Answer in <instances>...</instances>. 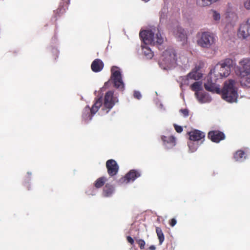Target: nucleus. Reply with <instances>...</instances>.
<instances>
[{"mask_svg":"<svg viewBox=\"0 0 250 250\" xmlns=\"http://www.w3.org/2000/svg\"><path fill=\"white\" fill-rule=\"evenodd\" d=\"M195 96L198 101L201 104L209 103L211 101L210 95L203 91L196 93Z\"/></svg>","mask_w":250,"mask_h":250,"instance_id":"dca6fc26","label":"nucleus"},{"mask_svg":"<svg viewBox=\"0 0 250 250\" xmlns=\"http://www.w3.org/2000/svg\"><path fill=\"white\" fill-rule=\"evenodd\" d=\"M237 75L240 78V82L243 87H250V74Z\"/></svg>","mask_w":250,"mask_h":250,"instance_id":"a211bd4d","label":"nucleus"},{"mask_svg":"<svg viewBox=\"0 0 250 250\" xmlns=\"http://www.w3.org/2000/svg\"><path fill=\"white\" fill-rule=\"evenodd\" d=\"M118 102V98L114 96V92L108 91L105 93L103 99L99 98L96 101L91 107L92 113H96L101 108V114L105 115L108 113Z\"/></svg>","mask_w":250,"mask_h":250,"instance_id":"20e7f679","label":"nucleus"},{"mask_svg":"<svg viewBox=\"0 0 250 250\" xmlns=\"http://www.w3.org/2000/svg\"><path fill=\"white\" fill-rule=\"evenodd\" d=\"M208 138L215 143H219L221 140L225 139L224 134L219 131H211L208 133Z\"/></svg>","mask_w":250,"mask_h":250,"instance_id":"2eb2a0df","label":"nucleus"},{"mask_svg":"<svg viewBox=\"0 0 250 250\" xmlns=\"http://www.w3.org/2000/svg\"><path fill=\"white\" fill-rule=\"evenodd\" d=\"M245 7L248 9H250V0H246L244 2Z\"/></svg>","mask_w":250,"mask_h":250,"instance_id":"f704fd0d","label":"nucleus"},{"mask_svg":"<svg viewBox=\"0 0 250 250\" xmlns=\"http://www.w3.org/2000/svg\"><path fill=\"white\" fill-rule=\"evenodd\" d=\"M168 8L166 5H164L161 9L160 14V22L165 23L167 21L168 18Z\"/></svg>","mask_w":250,"mask_h":250,"instance_id":"5701e85b","label":"nucleus"},{"mask_svg":"<svg viewBox=\"0 0 250 250\" xmlns=\"http://www.w3.org/2000/svg\"><path fill=\"white\" fill-rule=\"evenodd\" d=\"M180 112L184 117H188V111L187 109H183L180 110Z\"/></svg>","mask_w":250,"mask_h":250,"instance_id":"473e14b6","label":"nucleus"},{"mask_svg":"<svg viewBox=\"0 0 250 250\" xmlns=\"http://www.w3.org/2000/svg\"><path fill=\"white\" fill-rule=\"evenodd\" d=\"M197 4L201 7H205L211 4L209 0H196Z\"/></svg>","mask_w":250,"mask_h":250,"instance_id":"c85d7f7f","label":"nucleus"},{"mask_svg":"<svg viewBox=\"0 0 250 250\" xmlns=\"http://www.w3.org/2000/svg\"><path fill=\"white\" fill-rule=\"evenodd\" d=\"M236 75L250 74V58L241 59L235 68Z\"/></svg>","mask_w":250,"mask_h":250,"instance_id":"1a4fd4ad","label":"nucleus"},{"mask_svg":"<svg viewBox=\"0 0 250 250\" xmlns=\"http://www.w3.org/2000/svg\"><path fill=\"white\" fill-rule=\"evenodd\" d=\"M227 18L228 19V21L233 26L235 24L238 19L237 14L235 13H228Z\"/></svg>","mask_w":250,"mask_h":250,"instance_id":"a878e982","label":"nucleus"},{"mask_svg":"<svg viewBox=\"0 0 250 250\" xmlns=\"http://www.w3.org/2000/svg\"><path fill=\"white\" fill-rule=\"evenodd\" d=\"M107 181V179L105 177H102L97 179L94 183L95 188H101Z\"/></svg>","mask_w":250,"mask_h":250,"instance_id":"bb28decb","label":"nucleus"},{"mask_svg":"<svg viewBox=\"0 0 250 250\" xmlns=\"http://www.w3.org/2000/svg\"><path fill=\"white\" fill-rule=\"evenodd\" d=\"M189 139L193 141L204 142L205 133L198 130H193L188 133Z\"/></svg>","mask_w":250,"mask_h":250,"instance_id":"f8f14e48","label":"nucleus"},{"mask_svg":"<svg viewBox=\"0 0 250 250\" xmlns=\"http://www.w3.org/2000/svg\"><path fill=\"white\" fill-rule=\"evenodd\" d=\"M95 113H92L91 108H90L89 106H86L83 109V119L87 122H89L92 120L93 115Z\"/></svg>","mask_w":250,"mask_h":250,"instance_id":"aec40b11","label":"nucleus"},{"mask_svg":"<svg viewBox=\"0 0 250 250\" xmlns=\"http://www.w3.org/2000/svg\"><path fill=\"white\" fill-rule=\"evenodd\" d=\"M161 140L163 146L167 149L172 148L176 145L175 138L173 136L163 135L161 136Z\"/></svg>","mask_w":250,"mask_h":250,"instance_id":"4468645a","label":"nucleus"},{"mask_svg":"<svg viewBox=\"0 0 250 250\" xmlns=\"http://www.w3.org/2000/svg\"><path fill=\"white\" fill-rule=\"evenodd\" d=\"M140 36L144 42V44H142L143 53L147 59L152 58L153 52L147 45H160L164 42V38L162 36L159 29L154 26L141 31Z\"/></svg>","mask_w":250,"mask_h":250,"instance_id":"f03ea898","label":"nucleus"},{"mask_svg":"<svg viewBox=\"0 0 250 250\" xmlns=\"http://www.w3.org/2000/svg\"><path fill=\"white\" fill-rule=\"evenodd\" d=\"M141 175L140 172L136 170H131L125 177L119 180L121 184H126L130 182H133L135 179Z\"/></svg>","mask_w":250,"mask_h":250,"instance_id":"9b49d317","label":"nucleus"},{"mask_svg":"<svg viewBox=\"0 0 250 250\" xmlns=\"http://www.w3.org/2000/svg\"><path fill=\"white\" fill-rule=\"evenodd\" d=\"M27 174L30 176L31 175V173L28 172H27Z\"/></svg>","mask_w":250,"mask_h":250,"instance_id":"a19ab883","label":"nucleus"},{"mask_svg":"<svg viewBox=\"0 0 250 250\" xmlns=\"http://www.w3.org/2000/svg\"><path fill=\"white\" fill-rule=\"evenodd\" d=\"M197 43L200 47L209 49L215 43L216 39L213 34L209 32H204L197 35Z\"/></svg>","mask_w":250,"mask_h":250,"instance_id":"423d86ee","label":"nucleus"},{"mask_svg":"<svg viewBox=\"0 0 250 250\" xmlns=\"http://www.w3.org/2000/svg\"><path fill=\"white\" fill-rule=\"evenodd\" d=\"M177 221L175 219L173 218L171 220L170 225L171 227H174L176 224Z\"/></svg>","mask_w":250,"mask_h":250,"instance_id":"e433bc0d","label":"nucleus"},{"mask_svg":"<svg viewBox=\"0 0 250 250\" xmlns=\"http://www.w3.org/2000/svg\"><path fill=\"white\" fill-rule=\"evenodd\" d=\"M232 64L231 59H226L217 64L210 70L204 83L205 89L212 93H219L220 88L216 83V80L227 77L230 73V68Z\"/></svg>","mask_w":250,"mask_h":250,"instance_id":"f257e3e1","label":"nucleus"},{"mask_svg":"<svg viewBox=\"0 0 250 250\" xmlns=\"http://www.w3.org/2000/svg\"><path fill=\"white\" fill-rule=\"evenodd\" d=\"M156 232L157 233V236L158 237L160 244L161 245L164 241L165 237L164 233L161 229L159 227H157L156 229Z\"/></svg>","mask_w":250,"mask_h":250,"instance_id":"cd10ccee","label":"nucleus"},{"mask_svg":"<svg viewBox=\"0 0 250 250\" xmlns=\"http://www.w3.org/2000/svg\"><path fill=\"white\" fill-rule=\"evenodd\" d=\"M114 187L111 185L107 184L104 188L103 195L105 197H111L114 193Z\"/></svg>","mask_w":250,"mask_h":250,"instance_id":"4be33fe9","label":"nucleus"},{"mask_svg":"<svg viewBox=\"0 0 250 250\" xmlns=\"http://www.w3.org/2000/svg\"><path fill=\"white\" fill-rule=\"evenodd\" d=\"M237 35L239 38L243 39H246L250 36V19L240 23Z\"/></svg>","mask_w":250,"mask_h":250,"instance_id":"9d476101","label":"nucleus"},{"mask_svg":"<svg viewBox=\"0 0 250 250\" xmlns=\"http://www.w3.org/2000/svg\"><path fill=\"white\" fill-rule=\"evenodd\" d=\"M190 88L192 90L195 91V95H196V93L203 91L202 83L200 82H196L191 85Z\"/></svg>","mask_w":250,"mask_h":250,"instance_id":"393cba45","label":"nucleus"},{"mask_svg":"<svg viewBox=\"0 0 250 250\" xmlns=\"http://www.w3.org/2000/svg\"><path fill=\"white\" fill-rule=\"evenodd\" d=\"M106 166L109 175L114 176L117 173L119 170V166L114 160L110 159L108 160L106 162Z\"/></svg>","mask_w":250,"mask_h":250,"instance_id":"ddd939ff","label":"nucleus"},{"mask_svg":"<svg viewBox=\"0 0 250 250\" xmlns=\"http://www.w3.org/2000/svg\"><path fill=\"white\" fill-rule=\"evenodd\" d=\"M174 126L175 130L178 133H181V132H182L183 128H182V127L181 126L178 125H174Z\"/></svg>","mask_w":250,"mask_h":250,"instance_id":"72a5a7b5","label":"nucleus"},{"mask_svg":"<svg viewBox=\"0 0 250 250\" xmlns=\"http://www.w3.org/2000/svg\"><path fill=\"white\" fill-rule=\"evenodd\" d=\"M127 240L128 242L130 243L131 244H133L134 243V240L130 236L127 237Z\"/></svg>","mask_w":250,"mask_h":250,"instance_id":"4c0bfd02","label":"nucleus"},{"mask_svg":"<svg viewBox=\"0 0 250 250\" xmlns=\"http://www.w3.org/2000/svg\"><path fill=\"white\" fill-rule=\"evenodd\" d=\"M160 106H161V108H162V107H163L162 104H160Z\"/></svg>","mask_w":250,"mask_h":250,"instance_id":"79ce46f5","label":"nucleus"},{"mask_svg":"<svg viewBox=\"0 0 250 250\" xmlns=\"http://www.w3.org/2000/svg\"><path fill=\"white\" fill-rule=\"evenodd\" d=\"M111 71V80L113 82L114 86L119 90H124L125 85L123 81L122 72L120 68L117 66H113Z\"/></svg>","mask_w":250,"mask_h":250,"instance_id":"0eeeda50","label":"nucleus"},{"mask_svg":"<svg viewBox=\"0 0 250 250\" xmlns=\"http://www.w3.org/2000/svg\"><path fill=\"white\" fill-rule=\"evenodd\" d=\"M219 94H222V98L227 102L232 103L237 102L238 97V88L234 80H229L224 83L222 90Z\"/></svg>","mask_w":250,"mask_h":250,"instance_id":"39448f33","label":"nucleus"},{"mask_svg":"<svg viewBox=\"0 0 250 250\" xmlns=\"http://www.w3.org/2000/svg\"><path fill=\"white\" fill-rule=\"evenodd\" d=\"M188 61V58L185 55H180L177 58L175 51L171 48L165 50L159 61L160 66L164 70H167L176 65L186 64Z\"/></svg>","mask_w":250,"mask_h":250,"instance_id":"7ed1b4c3","label":"nucleus"},{"mask_svg":"<svg viewBox=\"0 0 250 250\" xmlns=\"http://www.w3.org/2000/svg\"><path fill=\"white\" fill-rule=\"evenodd\" d=\"M134 97L135 98L139 100L142 97V95L139 91H135L134 92Z\"/></svg>","mask_w":250,"mask_h":250,"instance_id":"2f4dec72","label":"nucleus"},{"mask_svg":"<svg viewBox=\"0 0 250 250\" xmlns=\"http://www.w3.org/2000/svg\"><path fill=\"white\" fill-rule=\"evenodd\" d=\"M175 37L180 41H184L186 39L185 31L181 27L177 26L173 31Z\"/></svg>","mask_w":250,"mask_h":250,"instance_id":"f3484780","label":"nucleus"},{"mask_svg":"<svg viewBox=\"0 0 250 250\" xmlns=\"http://www.w3.org/2000/svg\"><path fill=\"white\" fill-rule=\"evenodd\" d=\"M91 67L93 71L100 72L104 67V63L101 60L97 59L92 62Z\"/></svg>","mask_w":250,"mask_h":250,"instance_id":"6ab92c4d","label":"nucleus"},{"mask_svg":"<svg viewBox=\"0 0 250 250\" xmlns=\"http://www.w3.org/2000/svg\"><path fill=\"white\" fill-rule=\"evenodd\" d=\"M150 250H155L156 247L154 245H151L149 247Z\"/></svg>","mask_w":250,"mask_h":250,"instance_id":"58836bf2","label":"nucleus"},{"mask_svg":"<svg viewBox=\"0 0 250 250\" xmlns=\"http://www.w3.org/2000/svg\"><path fill=\"white\" fill-rule=\"evenodd\" d=\"M203 143V142L193 141V140L189 139L188 142V151L190 153L195 152L197 150L199 146Z\"/></svg>","mask_w":250,"mask_h":250,"instance_id":"412c9836","label":"nucleus"},{"mask_svg":"<svg viewBox=\"0 0 250 250\" xmlns=\"http://www.w3.org/2000/svg\"><path fill=\"white\" fill-rule=\"evenodd\" d=\"M142 0L146 2L148 1L149 0Z\"/></svg>","mask_w":250,"mask_h":250,"instance_id":"ea45409f","label":"nucleus"},{"mask_svg":"<svg viewBox=\"0 0 250 250\" xmlns=\"http://www.w3.org/2000/svg\"><path fill=\"white\" fill-rule=\"evenodd\" d=\"M97 190L95 188H92L91 191L88 190L86 191V193L88 194L92 195H95L96 194Z\"/></svg>","mask_w":250,"mask_h":250,"instance_id":"c9c22d12","label":"nucleus"},{"mask_svg":"<svg viewBox=\"0 0 250 250\" xmlns=\"http://www.w3.org/2000/svg\"><path fill=\"white\" fill-rule=\"evenodd\" d=\"M212 17L214 21H219L221 19V15L219 12L216 11H212Z\"/></svg>","mask_w":250,"mask_h":250,"instance_id":"c756f323","label":"nucleus"},{"mask_svg":"<svg viewBox=\"0 0 250 250\" xmlns=\"http://www.w3.org/2000/svg\"><path fill=\"white\" fill-rule=\"evenodd\" d=\"M136 242L139 245L141 249H144L145 248V246L146 243L145 241L143 239H137L136 240Z\"/></svg>","mask_w":250,"mask_h":250,"instance_id":"7c9ffc66","label":"nucleus"},{"mask_svg":"<svg viewBox=\"0 0 250 250\" xmlns=\"http://www.w3.org/2000/svg\"><path fill=\"white\" fill-rule=\"evenodd\" d=\"M233 157L236 161L243 162L246 159V155L243 150H239L234 153Z\"/></svg>","mask_w":250,"mask_h":250,"instance_id":"b1692460","label":"nucleus"},{"mask_svg":"<svg viewBox=\"0 0 250 250\" xmlns=\"http://www.w3.org/2000/svg\"><path fill=\"white\" fill-rule=\"evenodd\" d=\"M200 77V73L196 70H193L187 76L180 77L177 81L180 83V86L183 91L185 90L184 86L189 85L190 80H197Z\"/></svg>","mask_w":250,"mask_h":250,"instance_id":"6e6552de","label":"nucleus"}]
</instances>
